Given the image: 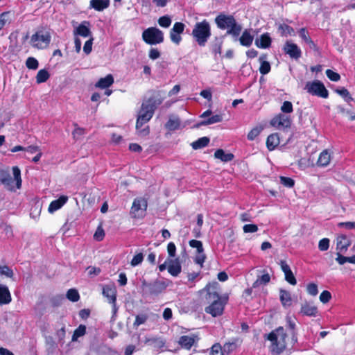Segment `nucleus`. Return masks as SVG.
<instances>
[{
    "label": "nucleus",
    "instance_id": "nucleus-25",
    "mask_svg": "<svg viewBox=\"0 0 355 355\" xmlns=\"http://www.w3.org/2000/svg\"><path fill=\"white\" fill-rule=\"evenodd\" d=\"M254 40V36L250 34L249 30L245 29L243 31L241 36L239 37L241 45L249 47L252 45Z\"/></svg>",
    "mask_w": 355,
    "mask_h": 355
},
{
    "label": "nucleus",
    "instance_id": "nucleus-48",
    "mask_svg": "<svg viewBox=\"0 0 355 355\" xmlns=\"http://www.w3.org/2000/svg\"><path fill=\"white\" fill-rule=\"evenodd\" d=\"M67 297L71 302H77L80 295L76 289H69L67 293Z\"/></svg>",
    "mask_w": 355,
    "mask_h": 355
},
{
    "label": "nucleus",
    "instance_id": "nucleus-31",
    "mask_svg": "<svg viewBox=\"0 0 355 355\" xmlns=\"http://www.w3.org/2000/svg\"><path fill=\"white\" fill-rule=\"evenodd\" d=\"M301 312L308 316H314L316 315L317 308L309 303L305 302L302 304Z\"/></svg>",
    "mask_w": 355,
    "mask_h": 355
},
{
    "label": "nucleus",
    "instance_id": "nucleus-35",
    "mask_svg": "<svg viewBox=\"0 0 355 355\" xmlns=\"http://www.w3.org/2000/svg\"><path fill=\"white\" fill-rule=\"evenodd\" d=\"M280 300L284 306H290L291 305V297L290 293L285 290H280Z\"/></svg>",
    "mask_w": 355,
    "mask_h": 355
},
{
    "label": "nucleus",
    "instance_id": "nucleus-40",
    "mask_svg": "<svg viewBox=\"0 0 355 355\" xmlns=\"http://www.w3.org/2000/svg\"><path fill=\"white\" fill-rule=\"evenodd\" d=\"M335 92L342 96L347 103L354 101L349 91L345 87L338 88L335 89Z\"/></svg>",
    "mask_w": 355,
    "mask_h": 355
},
{
    "label": "nucleus",
    "instance_id": "nucleus-9",
    "mask_svg": "<svg viewBox=\"0 0 355 355\" xmlns=\"http://www.w3.org/2000/svg\"><path fill=\"white\" fill-rule=\"evenodd\" d=\"M166 97L165 92L162 90H153L148 98L141 105L155 112L157 107L163 103Z\"/></svg>",
    "mask_w": 355,
    "mask_h": 355
},
{
    "label": "nucleus",
    "instance_id": "nucleus-6",
    "mask_svg": "<svg viewBox=\"0 0 355 355\" xmlns=\"http://www.w3.org/2000/svg\"><path fill=\"white\" fill-rule=\"evenodd\" d=\"M51 40V35L48 31H39L31 36V43L37 49H46Z\"/></svg>",
    "mask_w": 355,
    "mask_h": 355
},
{
    "label": "nucleus",
    "instance_id": "nucleus-33",
    "mask_svg": "<svg viewBox=\"0 0 355 355\" xmlns=\"http://www.w3.org/2000/svg\"><path fill=\"white\" fill-rule=\"evenodd\" d=\"M222 121H223V116L221 114H215L211 117L207 118V119H205V120L200 121L197 125V127H199L200 125H211V124H214L216 123L221 122Z\"/></svg>",
    "mask_w": 355,
    "mask_h": 355
},
{
    "label": "nucleus",
    "instance_id": "nucleus-14",
    "mask_svg": "<svg viewBox=\"0 0 355 355\" xmlns=\"http://www.w3.org/2000/svg\"><path fill=\"white\" fill-rule=\"evenodd\" d=\"M185 25L182 22H175L170 31V39L175 44H179L182 40L181 34L184 32Z\"/></svg>",
    "mask_w": 355,
    "mask_h": 355
},
{
    "label": "nucleus",
    "instance_id": "nucleus-21",
    "mask_svg": "<svg viewBox=\"0 0 355 355\" xmlns=\"http://www.w3.org/2000/svg\"><path fill=\"white\" fill-rule=\"evenodd\" d=\"M280 266L284 273L285 279L291 285H295L297 283L296 279L286 261L282 260L280 261Z\"/></svg>",
    "mask_w": 355,
    "mask_h": 355
},
{
    "label": "nucleus",
    "instance_id": "nucleus-54",
    "mask_svg": "<svg viewBox=\"0 0 355 355\" xmlns=\"http://www.w3.org/2000/svg\"><path fill=\"white\" fill-rule=\"evenodd\" d=\"M300 37L306 42H310L311 38L309 36V32L306 28H302L299 31Z\"/></svg>",
    "mask_w": 355,
    "mask_h": 355
},
{
    "label": "nucleus",
    "instance_id": "nucleus-43",
    "mask_svg": "<svg viewBox=\"0 0 355 355\" xmlns=\"http://www.w3.org/2000/svg\"><path fill=\"white\" fill-rule=\"evenodd\" d=\"M86 332V327L85 325L80 324L73 332L72 336V340L76 341L78 340L79 337H81L85 334Z\"/></svg>",
    "mask_w": 355,
    "mask_h": 355
},
{
    "label": "nucleus",
    "instance_id": "nucleus-56",
    "mask_svg": "<svg viewBox=\"0 0 355 355\" xmlns=\"http://www.w3.org/2000/svg\"><path fill=\"white\" fill-rule=\"evenodd\" d=\"M258 230V226L255 224H246L243 227V230L245 233H254Z\"/></svg>",
    "mask_w": 355,
    "mask_h": 355
},
{
    "label": "nucleus",
    "instance_id": "nucleus-22",
    "mask_svg": "<svg viewBox=\"0 0 355 355\" xmlns=\"http://www.w3.org/2000/svg\"><path fill=\"white\" fill-rule=\"evenodd\" d=\"M68 200V197L66 196H62L58 199L53 200L48 208V211L50 214H53L57 210L60 209Z\"/></svg>",
    "mask_w": 355,
    "mask_h": 355
},
{
    "label": "nucleus",
    "instance_id": "nucleus-28",
    "mask_svg": "<svg viewBox=\"0 0 355 355\" xmlns=\"http://www.w3.org/2000/svg\"><path fill=\"white\" fill-rule=\"evenodd\" d=\"M114 83L112 75L108 74L104 78H101L95 86L101 89H107Z\"/></svg>",
    "mask_w": 355,
    "mask_h": 355
},
{
    "label": "nucleus",
    "instance_id": "nucleus-1",
    "mask_svg": "<svg viewBox=\"0 0 355 355\" xmlns=\"http://www.w3.org/2000/svg\"><path fill=\"white\" fill-rule=\"evenodd\" d=\"M267 338L271 342V352L275 355L281 354L288 345L293 346L297 342L295 334L293 332L292 338L289 340L284 328L282 327L270 333Z\"/></svg>",
    "mask_w": 355,
    "mask_h": 355
},
{
    "label": "nucleus",
    "instance_id": "nucleus-63",
    "mask_svg": "<svg viewBox=\"0 0 355 355\" xmlns=\"http://www.w3.org/2000/svg\"><path fill=\"white\" fill-rule=\"evenodd\" d=\"M104 236H105L104 230H103V228L101 227H98L96 229V230L94 234V238L95 240L100 241L103 239Z\"/></svg>",
    "mask_w": 355,
    "mask_h": 355
},
{
    "label": "nucleus",
    "instance_id": "nucleus-7",
    "mask_svg": "<svg viewBox=\"0 0 355 355\" xmlns=\"http://www.w3.org/2000/svg\"><path fill=\"white\" fill-rule=\"evenodd\" d=\"M304 89L313 96L323 98H327L329 96L328 90L326 89L324 84L318 80L307 82L305 85Z\"/></svg>",
    "mask_w": 355,
    "mask_h": 355
},
{
    "label": "nucleus",
    "instance_id": "nucleus-16",
    "mask_svg": "<svg viewBox=\"0 0 355 355\" xmlns=\"http://www.w3.org/2000/svg\"><path fill=\"white\" fill-rule=\"evenodd\" d=\"M336 253H345L351 245V240L345 234H338L336 237Z\"/></svg>",
    "mask_w": 355,
    "mask_h": 355
},
{
    "label": "nucleus",
    "instance_id": "nucleus-59",
    "mask_svg": "<svg viewBox=\"0 0 355 355\" xmlns=\"http://www.w3.org/2000/svg\"><path fill=\"white\" fill-rule=\"evenodd\" d=\"M338 227L340 228H345L346 230L355 229V221L351 222H340L338 223Z\"/></svg>",
    "mask_w": 355,
    "mask_h": 355
},
{
    "label": "nucleus",
    "instance_id": "nucleus-29",
    "mask_svg": "<svg viewBox=\"0 0 355 355\" xmlns=\"http://www.w3.org/2000/svg\"><path fill=\"white\" fill-rule=\"evenodd\" d=\"M110 6V0H91L90 6L96 11H103Z\"/></svg>",
    "mask_w": 355,
    "mask_h": 355
},
{
    "label": "nucleus",
    "instance_id": "nucleus-60",
    "mask_svg": "<svg viewBox=\"0 0 355 355\" xmlns=\"http://www.w3.org/2000/svg\"><path fill=\"white\" fill-rule=\"evenodd\" d=\"M168 258H175L176 253V247L173 242H170L167 245Z\"/></svg>",
    "mask_w": 355,
    "mask_h": 355
},
{
    "label": "nucleus",
    "instance_id": "nucleus-10",
    "mask_svg": "<svg viewBox=\"0 0 355 355\" xmlns=\"http://www.w3.org/2000/svg\"><path fill=\"white\" fill-rule=\"evenodd\" d=\"M147 201L144 198H137L134 200L130 209V214L136 218H141L146 214Z\"/></svg>",
    "mask_w": 355,
    "mask_h": 355
},
{
    "label": "nucleus",
    "instance_id": "nucleus-32",
    "mask_svg": "<svg viewBox=\"0 0 355 355\" xmlns=\"http://www.w3.org/2000/svg\"><path fill=\"white\" fill-rule=\"evenodd\" d=\"M223 41L218 37H215L211 44V51L215 55H220L222 53Z\"/></svg>",
    "mask_w": 355,
    "mask_h": 355
},
{
    "label": "nucleus",
    "instance_id": "nucleus-61",
    "mask_svg": "<svg viewBox=\"0 0 355 355\" xmlns=\"http://www.w3.org/2000/svg\"><path fill=\"white\" fill-rule=\"evenodd\" d=\"M189 245L193 248H196L197 252H203L202 242L198 240H191L189 241Z\"/></svg>",
    "mask_w": 355,
    "mask_h": 355
},
{
    "label": "nucleus",
    "instance_id": "nucleus-50",
    "mask_svg": "<svg viewBox=\"0 0 355 355\" xmlns=\"http://www.w3.org/2000/svg\"><path fill=\"white\" fill-rule=\"evenodd\" d=\"M281 111L284 113H291L293 111V104L291 101H286L281 107Z\"/></svg>",
    "mask_w": 355,
    "mask_h": 355
},
{
    "label": "nucleus",
    "instance_id": "nucleus-4",
    "mask_svg": "<svg viewBox=\"0 0 355 355\" xmlns=\"http://www.w3.org/2000/svg\"><path fill=\"white\" fill-rule=\"evenodd\" d=\"M194 41L200 46H205L211 35V24L207 19L196 22L191 32Z\"/></svg>",
    "mask_w": 355,
    "mask_h": 355
},
{
    "label": "nucleus",
    "instance_id": "nucleus-24",
    "mask_svg": "<svg viewBox=\"0 0 355 355\" xmlns=\"http://www.w3.org/2000/svg\"><path fill=\"white\" fill-rule=\"evenodd\" d=\"M11 300V295L8 287L0 284V304H8Z\"/></svg>",
    "mask_w": 355,
    "mask_h": 355
},
{
    "label": "nucleus",
    "instance_id": "nucleus-18",
    "mask_svg": "<svg viewBox=\"0 0 355 355\" xmlns=\"http://www.w3.org/2000/svg\"><path fill=\"white\" fill-rule=\"evenodd\" d=\"M103 294L112 304V312L115 315L118 309L116 306V289L110 286H105L103 289Z\"/></svg>",
    "mask_w": 355,
    "mask_h": 355
},
{
    "label": "nucleus",
    "instance_id": "nucleus-38",
    "mask_svg": "<svg viewBox=\"0 0 355 355\" xmlns=\"http://www.w3.org/2000/svg\"><path fill=\"white\" fill-rule=\"evenodd\" d=\"M314 161V167H324L330 163V157H313Z\"/></svg>",
    "mask_w": 355,
    "mask_h": 355
},
{
    "label": "nucleus",
    "instance_id": "nucleus-64",
    "mask_svg": "<svg viewBox=\"0 0 355 355\" xmlns=\"http://www.w3.org/2000/svg\"><path fill=\"white\" fill-rule=\"evenodd\" d=\"M210 355H223L221 346L219 344H215L211 347Z\"/></svg>",
    "mask_w": 355,
    "mask_h": 355
},
{
    "label": "nucleus",
    "instance_id": "nucleus-27",
    "mask_svg": "<svg viewBox=\"0 0 355 355\" xmlns=\"http://www.w3.org/2000/svg\"><path fill=\"white\" fill-rule=\"evenodd\" d=\"M279 144V137L278 133L270 135L266 139V147L269 150H273Z\"/></svg>",
    "mask_w": 355,
    "mask_h": 355
},
{
    "label": "nucleus",
    "instance_id": "nucleus-55",
    "mask_svg": "<svg viewBox=\"0 0 355 355\" xmlns=\"http://www.w3.org/2000/svg\"><path fill=\"white\" fill-rule=\"evenodd\" d=\"M94 38L91 37L88 40H87L83 46V51L86 55H89L92 50V44H93Z\"/></svg>",
    "mask_w": 355,
    "mask_h": 355
},
{
    "label": "nucleus",
    "instance_id": "nucleus-36",
    "mask_svg": "<svg viewBox=\"0 0 355 355\" xmlns=\"http://www.w3.org/2000/svg\"><path fill=\"white\" fill-rule=\"evenodd\" d=\"M209 138L207 137H203L199 138L198 140L193 141L191 146L193 149H200L207 146L209 143Z\"/></svg>",
    "mask_w": 355,
    "mask_h": 355
},
{
    "label": "nucleus",
    "instance_id": "nucleus-5",
    "mask_svg": "<svg viewBox=\"0 0 355 355\" xmlns=\"http://www.w3.org/2000/svg\"><path fill=\"white\" fill-rule=\"evenodd\" d=\"M142 39L148 44H158L164 42V33L156 27H149L143 31Z\"/></svg>",
    "mask_w": 355,
    "mask_h": 355
},
{
    "label": "nucleus",
    "instance_id": "nucleus-2",
    "mask_svg": "<svg viewBox=\"0 0 355 355\" xmlns=\"http://www.w3.org/2000/svg\"><path fill=\"white\" fill-rule=\"evenodd\" d=\"M216 26L220 30H227L226 34L237 38L242 31V26L239 24L232 15L219 13L214 19Z\"/></svg>",
    "mask_w": 355,
    "mask_h": 355
},
{
    "label": "nucleus",
    "instance_id": "nucleus-62",
    "mask_svg": "<svg viewBox=\"0 0 355 355\" xmlns=\"http://www.w3.org/2000/svg\"><path fill=\"white\" fill-rule=\"evenodd\" d=\"M75 129L72 132V135L74 139H76L78 137L83 135L85 133V129L78 126L77 123L74 124Z\"/></svg>",
    "mask_w": 355,
    "mask_h": 355
},
{
    "label": "nucleus",
    "instance_id": "nucleus-19",
    "mask_svg": "<svg viewBox=\"0 0 355 355\" xmlns=\"http://www.w3.org/2000/svg\"><path fill=\"white\" fill-rule=\"evenodd\" d=\"M198 341V336L194 334H191L189 336H181L179 339L178 343L182 348L189 349Z\"/></svg>",
    "mask_w": 355,
    "mask_h": 355
},
{
    "label": "nucleus",
    "instance_id": "nucleus-58",
    "mask_svg": "<svg viewBox=\"0 0 355 355\" xmlns=\"http://www.w3.org/2000/svg\"><path fill=\"white\" fill-rule=\"evenodd\" d=\"M281 183L286 187L291 188L294 186L295 182L293 179L286 177H280Z\"/></svg>",
    "mask_w": 355,
    "mask_h": 355
},
{
    "label": "nucleus",
    "instance_id": "nucleus-8",
    "mask_svg": "<svg viewBox=\"0 0 355 355\" xmlns=\"http://www.w3.org/2000/svg\"><path fill=\"white\" fill-rule=\"evenodd\" d=\"M212 297L213 301L211 303L205 308L206 313L211 315L213 317H217L222 315L225 302L222 300L218 295L214 293L209 294V297L211 299Z\"/></svg>",
    "mask_w": 355,
    "mask_h": 355
},
{
    "label": "nucleus",
    "instance_id": "nucleus-42",
    "mask_svg": "<svg viewBox=\"0 0 355 355\" xmlns=\"http://www.w3.org/2000/svg\"><path fill=\"white\" fill-rule=\"evenodd\" d=\"M263 127L262 125H257L253 128L248 134L247 138L250 141H253L257 137L261 131L263 130Z\"/></svg>",
    "mask_w": 355,
    "mask_h": 355
},
{
    "label": "nucleus",
    "instance_id": "nucleus-39",
    "mask_svg": "<svg viewBox=\"0 0 355 355\" xmlns=\"http://www.w3.org/2000/svg\"><path fill=\"white\" fill-rule=\"evenodd\" d=\"M50 77V74L46 69H40L36 76V83L38 84L45 83Z\"/></svg>",
    "mask_w": 355,
    "mask_h": 355
},
{
    "label": "nucleus",
    "instance_id": "nucleus-26",
    "mask_svg": "<svg viewBox=\"0 0 355 355\" xmlns=\"http://www.w3.org/2000/svg\"><path fill=\"white\" fill-rule=\"evenodd\" d=\"M314 161L313 157H300L297 160L298 167L304 170L309 167H314Z\"/></svg>",
    "mask_w": 355,
    "mask_h": 355
},
{
    "label": "nucleus",
    "instance_id": "nucleus-41",
    "mask_svg": "<svg viewBox=\"0 0 355 355\" xmlns=\"http://www.w3.org/2000/svg\"><path fill=\"white\" fill-rule=\"evenodd\" d=\"M343 253H336L337 257L336 260L340 265H343L346 262L355 264V255H353L352 257H347L343 256Z\"/></svg>",
    "mask_w": 355,
    "mask_h": 355
},
{
    "label": "nucleus",
    "instance_id": "nucleus-23",
    "mask_svg": "<svg viewBox=\"0 0 355 355\" xmlns=\"http://www.w3.org/2000/svg\"><path fill=\"white\" fill-rule=\"evenodd\" d=\"M271 43L272 40L268 33L261 35L259 39L255 40V45L260 49H268L271 46Z\"/></svg>",
    "mask_w": 355,
    "mask_h": 355
},
{
    "label": "nucleus",
    "instance_id": "nucleus-12",
    "mask_svg": "<svg viewBox=\"0 0 355 355\" xmlns=\"http://www.w3.org/2000/svg\"><path fill=\"white\" fill-rule=\"evenodd\" d=\"M270 125L276 128H290L291 125V119L289 116L284 114H278L270 121Z\"/></svg>",
    "mask_w": 355,
    "mask_h": 355
},
{
    "label": "nucleus",
    "instance_id": "nucleus-51",
    "mask_svg": "<svg viewBox=\"0 0 355 355\" xmlns=\"http://www.w3.org/2000/svg\"><path fill=\"white\" fill-rule=\"evenodd\" d=\"M24 153L28 154H36V155H42V153L40 151L37 146H28L24 147Z\"/></svg>",
    "mask_w": 355,
    "mask_h": 355
},
{
    "label": "nucleus",
    "instance_id": "nucleus-49",
    "mask_svg": "<svg viewBox=\"0 0 355 355\" xmlns=\"http://www.w3.org/2000/svg\"><path fill=\"white\" fill-rule=\"evenodd\" d=\"M325 73L328 78L331 81L337 82L340 79V74L331 69H327Z\"/></svg>",
    "mask_w": 355,
    "mask_h": 355
},
{
    "label": "nucleus",
    "instance_id": "nucleus-57",
    "mask_svg": "<svg viewBox=\"0 0 355 355\" xmlns=\"http://www.w3.org/2000/svg\"><path fill=\"white\" fill-rule=\"evenodd\" d=\"M329 242L330 241H329V239L324 238V239H321L319 241V243H318V248L321 251H326V250H327L329 247Z\"/></svg>",
    "mask_w": 355,
    "mask_h": 355
},
{
    "label": "nucleus",
    "instance_id": "nucleus-3",
    "mask_svg": "<svg viewBox=\"0 0 355 355\" xmlns=\"http://www.w3.org/2000/svg\"><path fill=\"white\" fill-rule=\"evenodd\" d=\"M12 176H10V169L0 170V182L4 187L11 191H15L21 187V172L17 166L12 168Z\"/></svg>",
    "mask_w": 355,
    "mask_h": 355
},
{
    "label": "nucleus",
    "instance_id": "nucleus-46",
    "mask_svg": "<svg viewBox=\"0 0 355 355\" xmlns=\"http://www.w3.org/2000/svg\"><path fill=\"white\" fill-rule=\"evenodd\" d=\"M148 342L150 343V345L153 347L159 349L163 347L165 345L164 340L159 338L149 339Z\"/></svg>",
    "mask_w": 355,
    "mask_h": 355
},
{
    "label": "nucleus",
    "instance_id": "nucleus-34",
    "mask_svg": "<svg viewBox=\"0 0 355 355\" xmlns=\"http://www.w3.org/2000/svg\"><path fill=\"white\" fill-rule=\"evenodd\" d=\"M278 31L283 37L295 35L294 28L286 24H280L278 26Z\"/></svg>",
    "mask_w": 355,
    "mask_h": 355
},
{
    "label": "nucleus",
    "instance_id": "nucleus-30",
    "mask_svg": "<svg viewBox=\"0 0 355 355\" xmlns=\"http://www.w3.org/2000/svg\"><path fill=\"white\" fill-rule=\"evenodd\" d=\"M267 55L266 54H263L259 57V62H260V67H259V72L262 75L268 74L271 69L270 64L268 61L265 60Z\"/></svg>",
    "mask_w": 355,
    "mask_h": 355
},
{
    "label": "nucleus",
    "instance_id": "nucleus-20",
    "mask_svg": "<svg viewBox=\"0 0 355 355\" xmlns=\"http://www.w3.org/2000/svg\"><path fill=\"white\" fill-rule=\"evenodd\" d=\"M73 35L75 36L78 35L83 37H92V32L89 28V22L87 21H83L73 31Z\"/></svg>",
    "mask_w": 355,
    "mask_h": 355
},
{
    "label": "nucleus",
    "instance_id": "nucleus-52",
    "mask_svg": "<svg viewBox=\"0 0 355 355\" xmlns=\"http://www.w3.org/2000/svg\"><path fill=\"white\" fill-rule=\"evenodd\" d=\"M148 319V316L145 314L137 315L135 318V321L133 324L134 327H139L146 322Z\"/></svg>",
    "mask_w": 355,
    "mask_h": 355
},
{
    "label": "nucleus",
    "instance_id": "nucleus-53",
    "mask_svg": "<svg viewBox=\"0 0 355 355\" xmlns=\"http://www.w3.org/2000/svg\"><path fill=\"white\" fill-rule=\"evenodd\" d=\"M144 260V255L142 253H138L132 258L130 264L132 266L135 267L142 263Z\"/></svg>",
    "mask_w": 355,
    "mask_h": 355
},
{
    "label": "nucleus",
    "instance_id": "nucleus-11",
    "mask_svg": "<svg viewBox=\"0 0 355 355\" xmlns=\"http://www.w3.org/2000/svg\"><path fill=\"white\" fill-rule=\"evenodd\" d=\"M154 113L155 112H153V110H150L141 105L136 121V128L140 130L145 123L152 119Z\"/></svg>",
    "mask_w": 355,
    "mask_h": 355
},
{
    "label": "nucleus",
    "instance_id": "nucleus-15",
    "mask_svg": "<svg viewBox=\"0 0 355 355\" xmlns=\"http://www.w3.org/2000/svg\"><path fill=\"white\" fill-rule=\"evenodd\" d=\"M283 51L286 54H288L291 58L299 59L302 56V51L298 46L291 42L286 41L284 45Z\"/></svg>",
    "mask_w": 355,
    "mask_h": 355
},
{
    "label": "nucleus",
    "instance_id": "nucleus-13",
    "mask_svg": "<svg viewBox=\"0 0 355 355\" xmlns=\"http://www.w3.org/2000/svg\"><path fill=\"white\" fill-rule=\"evenodd\" d=\"M165 286L163 283L160 282H155L153 283H147L146 282H142L143 291L149 295H157L161 293Z\"/></svg>",
    "mask_w": 355,
    "mask_h": 355
},
{
    "label": "nucleus",
    "instance_id": "nucleus-44",
    "mask_svg": "<svg viewBox=\"0 0 355 355\" xmlns=\"http://www.w3.org/2000/svg\"><path fill=\"white\" fill-rule=\"evenodd\" d=\"M26 66L29 69L35 70L39 67V62L36 58L28 57L26 61Z\"/></svg>",
    "mask_w": 355,
    "mask_h": 355
},
{
    "label": "nucleus",
    "instance_id": "nucleus-47",
    "mask_svg": "<svg viewBox=\"0 0 355 355\" xmlns=\"http://www.w3.org/2000/svg\"><path fill=\"white\" fill-rule=\"evenodd\" d=\"M166 128L169 130H175L180 127V121L178 119H170L165 125Z\"/></svg>",
    "mask_w": 355,
    "mask_h": 355
},
{
    "label": "nucleus",
    "instance_id": "nucleus-45",
    "mask_svg": "<svg viewBox=\"0 0 355 355\" xmlns=\"http://www.w3.org/2000/svg\"><path fill=\"white\" fill-rule=\"evenodd\" d=\"M171 19L168 15L160 17L158 19V24L161 27L168 28L171 24Z\"/></svg>",
    "mask_w": 355,
    "mask_h": 355
},
{
    "label": "nucleus",
    "instance_id": "nucleus-17",
    "mask_svg": "<svg viewBox=\"0 0 355 355\" xmlns=\"http://www.w3.org/2000/svg\"><path fill=\"white\" fill-rule=\"evenodd\" d=\"M168 272L173 277H177L182 271L181 263L179 258H167Z\"/></svg>",
    "mask_w": 355,
    "mask_h": 355
},
{
    "label": "nucleus",
    "instance_id": "nucleus-37",
    "mask_svg": "<svg viewBox=\"0 0 355 355\" xmlns=\"http://www.w3.org/2000/svg\"><path fill=\"white\" fill-rule=\"evenodd\" d=\"M270 280V277L268 273H264L257 277V279L254 282L252 287L257 288L259 286L266 285Z\"/></svg>",
    "mask_w": 355,
    "mask_h": 355
}]
</instances>
